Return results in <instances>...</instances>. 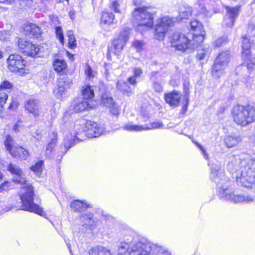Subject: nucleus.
Masks as SVG:
<instances>
[{
	"label": "nucleus",
	"instance_id": "f257e3e1",
	"mask_svg": "<svg viewBox=\"0 0 255 255\" xmlns=\"http://www.w3.org/2000/svg\"><path fill=\"white\" fill-rule=\"evenodd\" d=\"M221 169V164L218 162L213 163L211 164L210 178L217 184L220 198L235 203H248L255 202V196H245L242 195H235L232 191V189L229 188L230 182Z\"/></svg>",
	"mask_w": 255,
	"mask_h": 255
},
{
	"label": "nucleus",
	"instance_id": "f03ea898",
	"mask_svg": "<svg viewBox=\"0 0 255 255\" xmlns=\"http://www.w3.org/2000/svg\"><path fill=\"white\" fill-rule=\"evenodd\" d=\"M157 252L156 255H171L166 248L158 246L144 240L128 243L123 242L119 246V255H151Z\"/></svg>",
	"mask_w": 255,
	"mask_h": 255
},
{
	"label": "nucleus",
	"instance_id": "7ed1b4c3",
	"mask_svg": "<svg viewBox=\"0 0 255 255\" xmlns=\"http://www.w3.org/2000/svg\"><path fill=\"white\" fill-rule=\"evenodd\" d=\"M204 40V31L192 33V40L189 39L188 37L181 34L179 32L173 33L171 44L173 47L180 51H184L188 48H194L200 44Z\"/></svg>",
	"mask_w": 255,
	"mask_h": 255
},
{
	"label": "nucleus",
	"instance_id": "20e7f679",
	"mask_svg": "<svg viewBox=\"0 0 255 255\" xmlns=\"http://www.w3.org/2000/svg\"><path fill=\"white\" fill-rule=\"evenodd\" d=\"M133 20L136 24L137 29L142 31L152 27L153 25V14L146 7L136 8L132 12Z\"/></svg>",
	"mask_w": 255,
	"mask_h": 255
},
{
	"label": "nucleus",
	"instance_id": "39448f33",
	"mask_svg": "<svg viewBox=\"0 0 255 255\" xmlns=\"http://www.w3.org/2000/svg\"><path fill=\"white\" fill-rule=\"evenodd\" d=\"M232 115L236 124L246 126L255 121V108L251 106H238L234 108Z\"/></svg>",
	"mask_w": 255,
	"mask_h": 255
},
{
	"label": "nucleus",
	"instance_id": "423d86ee",
	"mask_svg": "<svg viewBox=\"0 0 255 255\" xmlns=\"http://www.w3.org/2000/svg\"><path fill=\"white\" fill-rule=\"evenodd\" d=\"M22 189L23 193L20 195V200L22 203L21 209L42 215L43 210L33 202V187L28 184L23 187Z\"/></svg>",
	"mask_w": 255,
	"mask_h": 255
},
{
	"label": "nucleus",
	"instance_id": "0eeeda50",
	"mask_svg": "<svg viewBox=\"0 0 255 255\" xmlns=\"http://www.w3.org/2000/svg\"><path fill=\"white\" fill-rule=\"evenodd\" d=\"M236 180L239 185L252 187L255 181V157L250 159L242 167L240 176H237Z\"/></svg>",
	"mask_w": 255,
	"mask_h": 255
},
{
	"label": "nucleus",
	"instance_id": "6e6552de",
	"mask_svg": "<svg viewBox=\"0 0 255 255\" xmlns=\"http://www.w3.org/2000/svg\"><path fill=\"white\" fill-rule=\"evenodd\" d=\"M7 68L11 72L16 73L21 76H24L28 73L26 61L18 54H10L7 59Z\"/></svg>",
	"mask_w": 255,
	"mask_h": 255
},
{
	"label": "nucleus",
	"instance_id": "1a4fd4ad",
	"mask_svg": "<svg viewBox=\"0 0 255 255\" xmlns=\"http://www.w3.org/2000/svg\"><path fill=\"white\" fill-rule=\"evenodd\" d=\"M80 129L76 131L77 135L84 134L89 138L97 137L100 136L104 131L105 128L97 123L87 121L84 125H81Z\"/></svg>",
	"mask_w": 255,
	"mask_h": 255
},
{
	"label": "nucleus",
	"instance_id": "9d476101",
	"mask_svg": "<svg viewBox=\"0 0 255 255\" xmlns=\"http://www.w3.org/2000/svg\"><path fill=\"white\" fill-rule=\"evenodd\" d=\"M174 22V19L167 16L159 19L155 28V38L159 40L163 39L168 28L173 25Z\"/></svg>",
	"mask_w": 255,
	"mask_h": 255
},
{
	"label": "nucleus",
	"instance_id": "9b49d317",
	"mask_svg": "<svg viewBox=\"0 0 255 255\" xmlns=\"http://www.w3.org/2000/svg\"><path fill=\"white\" fill-rule=\"evenodd\" d=\"M18 46L22 50L23 53L31 57L37 55L40 51L38 45L33 44L21 38L18 40Z\"/></svg>",
	"mask_w": 255,
	"mask_h": 255
},
{
	"label": "nucleus",
	"instance_id": "f8f14e48",
	"mask_svg": "<svg viewBox=\"0 0 255 255\" xmlns=\"http://www.w3.org/2000/svg\"><path fill=\"white\" fill-rule=\"evenodd\" d=\"M7 170L13 175L12 181L18 184H26V180L23 171L17 165L10 163Z\"/></svg>",
	"mask_w": 255,
	"mask_h": 255
},
{
	"label": "nucleus",
	"instance_id": "ddd939ff",
	"mask_svg": "<svg viewBox=\"0 0 255 255\" xmlns=\"http://www.w3.org/2000/svg\"><path fill=\"white\" fill-rule=\"evenodd\" d=\"M164 125L162 123L160 122H154L150 124V126L148 127L147 125L141 126L133 125L131 123H129L124 128L129 131H140L143 130H150L152 129L162 128Z\"/></svg>",
	"mask_w": 255,
	"mask_h": 255
},
{
	"label": "nucleus",
	"instance_id": "4468645a",
	"mask_svg": "<svg viewBox=\"0 0 255 255\" xmlns=\"http://www.w3.org/2000/svg\"><path fill=\"white\" fill-rule=\"evenodd\" d=\"M102 104L110 109V112L114 116L119 114V109L114 101L113 98L109 93H104L101 97Z\"/></svg>",
	"mask_w": 255,
	"mask_h": 255
},
{
	"label": "nucleus",
	"instance_id": "2eb2a0df",
	"mask_svg": "<svg viewBox=\"0 0 255 255\" xmlns=\"http://www.w3.org/2000/svg\"><path fill=\"white\" fill-rule=\"evenodd\" d=\"M227 13L224 20V24L228 27H232L234 25L235 18L238 15V7H230L226 6Z\"/></svg>",
	"mask_w": 255,
	"mask_h": 255
},
{
	"label": "nucleus",
	"instance_id": "dca6fc26",
	"mask_svg": "<svg viewBox=\"0 0 255 255\" xmlns=\"http://www.w3.org/2000/svg\"><path fill=\"white\" fill-rule=\"evenodd\" d=\"M71 107L72 109L76 112H81L86 110H88L92 108V106L88 101H85L82 98H77L74 99Z\"/></svg>",
	"mask_w": 255,
	"mask_h": 255
},
{
	"label": "nucleus",
	"instance_id": "f3484780",
	"mask_svg": "<svg viewBox=\"0 0 255 255\" xmlns=\"http://www.w3.org/2000/svg\"><path fill=\"white\" fill-rule=\"evenodd\" d=\"M25 108L35 118L39 116V105L38 101L35 99H29L25 103Z\"/></svg>",
	"mask_w": 255,
	"mask_h": 255
},
{
	"label": "nucleus",
	"instance_id": "a211bd4d",
	"mask_svg": "<svg viewBox=\"0 0 255 255\" xmlns=\"http://www.w3.org/2000/svg\"><path fill=\"white\" fill-rule=\"evenodd\" d=\"M227 168L230 172L234 171L236 170L239 166L240 163L241 164V169L245 166V164H247V162L245 160L240 161V159L238 156L232 155L228 157Z\"/></svg>",
	"mask_w": 255,
	"mask_h": 255
},
{
	"label": "nucleus",
	"instance_id": "6ab92c4d",
	"mask_svg": "<svg viewBox=\"0 0 255 255\" xmlns=\"http://www.w3.org/2000/svg\"><path fill=\"white\" fill-rule=\"evenodd\" d=\"M81 221L82 222V226L86 229H89L90 230H94L97 225L96 221L93 218V215H82L80 217Z\"/></svg>",
	"mask_w": 255,
	"mask_h": 255
},
{
	"label": "nucleus",
	"instance_id": "aec40b11",
	"mask_svg": "<svg viewBox=\"0 0 255 255\" xmlns=\"http://www.w3.org/2000/svg\"><path fill=\"white\" fill-rule=\"evenodd\" d=\"M165 100L171 106L177 107L178 106L181 96L177 91H173L168 94H165Z\"/></svg>",
	"mask_w": 255,
	"mask_h": 255
},
{
	"label": "nucleus",
	"instance_id": "412c9836",
	"mask_svg": "<svg viewBox=\"0 0 255 255\" xmlns=\"http://www.w3.org/2000/svg\"><path fill=\"white\" fill-rule=\"evenodd\" d=\"M10 154L13 157H19L22 160H25L29 156L28 150L21 146L14 147Z\"/></svg>",
	"mask_w": 255,
	"mask_h": 255
},
{
	"label": "nucleus",
	"instance_id": "4be33fe9",
	"mask_svg": "<svg viewBox=\"0 0 255 255\" xmlns=\"http://www.w3.org/2000/svg\"><path fill=\"white\" fill-rule=\"evenodd\" d=\"M75 144V140L72 137H66L63 141L62 144L60 147V156L61 159L62 156L65 154L67 150Z\"/></svg>",
	"mask_w": 255,
	"mask_h": 255
},
{
	"label": "nucleus",
	"instance_id": "5701e85b",
	"mask_svg": "<svg viewBox=\"0 0 255 255\" xmlns=\"http://www.w3.org/2000/svg\"><path fill=\"white\" fill-rule=\"evenodd\" d=\"M230 53L229 51H223L219 54L215 62L226 67L230 60Z\"/></svg>",
	"mask_w": 255,
	"mask_h": 255
},
{
	"label": "nucleus",
	"instance_id": "b1692460",
	"mask_svg": "<svg viewBox=\"0 0 255 255\" xmlns=\"http://www.w3.org/2000/svg\"><path fill=\"white\" fill-rule=\"evenodd\" d=\"M89 255H113L110 250L103 246H96L89 252Z\"/></svg>",
	"mask_w": 255,
	"mask_h": 255
},
{
	"label": "nucleus",
	"instance_id": "393cba45",
	"mask_svg": "<svg viewBox=\"0 0 255 255\" xmlns=\"http://www.w3.org/2000/svg\"><path fill=\"white\" fill-rule=\"evenodd\" d=\"M192 8L189 6L182 5L179 9V15L176 18V21H181L184 19H187L192 14Z\"/></svg>",
	"mask_w": 255,
	"mask_h": 255
},
{
	"label": "nucleus",
	"instance_id": "a878e982",
	"mask_svg": "<svg viewBox=\"0 0 255 255\" xmlns=\"http://www.w3.org/2000/svg\"><path fill=\"white\" fill-rule=\"evenodd\" d=\"M89 206L87 203L80 200H74L70 204L71 208L76 212L84 211Z\"/></svg>",
	"mask_w": 255,
	"mask_h": 255
},
{
	"label": "nucleus",
	"instance_id": "bb28decb",
	"mask_svg": "<svg viewBox=\"0 0 255 255\" xmlns=\"http://www.w3.org/2000/svg\"><path fill=\"white\" fill-rule=\"evenodd\" d=\"M116 22L117 21L115 20V15L112 12L108 11H104L103 12L101 19V23L102 24L110 25Z\"/></svg>",
	"mask_w": 255,
	"mask_h": 255
},
{
	"label": "nucleus",
	"instance_id": "cd10ccee",
	"mask_svg": "<svg viewBox=\"0 0 255 255\" xmlns=\"http://www.w3.org/2000/svg\"><path fill=\"white\" fill-rule=\"evenodd\" d=\"M225 67H226L218 64V63L214 62L211 71L212 76L215 78H220L224 73Z\"/></svg>",
	"mask_w": 255,
	"mask_h": 255
},
{
	"label": "nucleus",
	"instance_id": "c85d7f7f",
	"mask_svg": "<svg viewBox=\"0 0 255 255\" xmlns=\"http://www.w3.org/2000/svg\"><path fill=\"white\" fill-rule=\"evenodd\" d=\"M25 31L29 32L35 37H38L41 31L40 28L33 23H28L24 27Z\"/></svg>",
	"mask_w": 255,
	"mask_h": 255
},
{
	"label": "nucleus",
	"instance_id": "c756f323",
	"mask_svg": "<svg viewBox=\"0 0 255 255\" xmlns=\"http://www.w3.org/2000/svg\"><path fill=\"white\" fill-rule=\"evenodd\" d=\"M251 43L249 39L246 36L242 37V57L247 56L248 58L250 54Z\"/></svg>",
	"mask_w": 255,
	"mask_h": 255
},
{
	"label": "nucleus",
	"instance_id": "7c9ffc66",
	"mask_svg": "<svg viewBox=\"0 0 255 255\" xmlns=\"http://www.w3.org/2000/svg\"><path fill=\"white\" fill-rule=\"evenodd\" d=\"M81 93L84 100H90L94 97V90L89 85L83 86L82 88Z\"/></svg>",
	"mask_w": 255,
	"mask_h": 255
},
{
	"label": "nucleus",
	"instance_id": "2f4dec72",
	"mask_svg": "<svg viewBox=\"0 0 255 255\" xmlns=\"http://www.w3.org/2000/svg\"><path fill=\"white\" fill-rule=\"evenodd\" d=\"M52 138H51L50 142L48 143L46 148V156L48 157H50L51 155V152L54 148L57 143V132H52Z\"/></svg>",
	"mask_w": 255,
	"mask_h": 255
},
{
	"label": "nucleus",
	"instance_id": "473e14b6",
	"mask_svg": "<svg viewBox=\"0 0 255 255\" xmlns=\"http://www.w3.org/2000/svg\"><path fill=\"white\" fill-rule=\"evenodd\" d=\"M54 69L57 73L64 70L67 67V63L65 60L61 59H56L53 62Z\"/></svg>",
	"mask_w": 255,
	"mask_h": 255
},
{
	"label": "nucleus",
	"instance_id": "72a5a7b5",
	"mask_svg": "<svg viewBox=\"0 0 255 255\" xmlns=\"http://www.w3.org/2000/svg\"><path fill=\"white\" fill-rule=\"evenodd\" d=\"M72 84V80L68 76H64L59 78L57 81L58 86H61L67 90Z\"/></svg>",
	"mask_w": 255,
	"mask_h": 255
},
{
	"label": "nucleus",
	"instance_id": "f704fd0d",
	"mask_svg": "<svg viewBox=\"0 0 255 255\" xmlns=\"http://www.w3.org/2000/svg\"><path fill=\"white\" fill-rule=\"evenodd\" d=\"M240 141V137L228 135L225 137L224 142L228 148L236 145Z\"/></svg>",
	"mask_w": 255,
	"mask_h": 255
},
{
	"label": "nucleus",
	"instance_id": "c9c22d12",
	"mask_svg": "<svg viewBox=\"0 0 255 255\" xmlns=\"http://www.w3.org/2000/svg\"><path fill=\"white\" fill-rule=\"evenodd\" d=\"M67 90L61 86H58L54 90V93L57 99L62 100L66 97Z\"/></svg>",
	"mask_w": 255,
	"mask_h": 255
},
{
	"label": "nucleus",
	"instance_id": "e433bc0d",
	"mask_svg": "<svg viewBox=\"0 0 255 255\" xmlns=\"http://www.w3.org/2000/svg\"><path fill=\"white\" fill-rule=\"evenodd\" d=\"M126 42L125 40H123L119 37L117 39H115L113 42V46L116 50L115 52H119L122 50Z\"/></svg>",
	"mask_w": 255,
	"mask_h": 255
},
{
	"label": "nucleus",
	"instance_id": "4c0bfd02",
	"mask_svg": "<svg viewBox=\"0 0 255 255\" xmlns=\"http://www.w3.org/2000/svg\"><path fill=\"white\" fill-rule=\"evenodd\" d=\"M4 145L7 150L10 153V151H12L14 149V147H16L14 145V140L9 135H8L5 138L4 141Z\"/></svg>",
	"mask_w": 255,
	"mask_h": 255
},
{
	"label": "nucleus",
	"instance_id": "58836bf2",
	"mask_svg": "<svg viewBox=\"0 0 255 255\" xmlns=\"http://www.w3.org/2000/svg\"><path fill=\"white\" fill-rule=\"evenodd\" d=\"M110 8L115 12L121 13L120 5L121 0H110Z\"/></svg>",
	"mask_w": 255,
	"mask_h": 255
},
{
	"label": "nucleus",
	"instance_id": "ea45409f",
	"mask_svg": "<svg viewBox=\"0 0 255 255\" xmlns=\"http://www.w3.org/2000/svg\"><path fill=\"white\" fill-rule=\"evenodd\" d=\"M190 24L192 30L195 31V32L203 31L202 30V24L200 21L197 20H193L191 21Z\"/></svg>",
	"mask_w": 255,
	"mask_h": 255
},
{
	"label": "nucleus",
	"instance_id": "a19ab883",
	"mask_svg": "<svg viewBox=\"0 0 255 255\" xmlns=\"http://www.w3.org/2000/svg\"><path fill=\"white\" fill-rule=\"evenodd\" d=\"M43 165V161L42 160H40L36 162L34 165L30 167V169L37 175H40L42 172Z\"/></svg>",
	"mask_w": 255,
	"mask_h": 255
},
{
	"label": "nucleus",
	"instance_id": "79ce46f5",
	"mask_svg": "<svg viewBox=\"0 0 255 255\" xmlns=\"http://www.w3.org/2000/svg\"><path fill=\"white\" fill-rule=\"evenodd\" d=\"M208 53L209 49L207 48H206V49H198V53L197 55V58L198 60H202L203 59H204L205 57L208 56Z\"/></svg>",
	"mask_w": 255,
	"mask_h": 255
},
{
	"label": "nucleus",
	"instance_id": "37998d69",
	"mask_svg": "<svg viewBox=\"0 0 255 255\" xmlns=\"http://www.w3.org/2000/svg\"><path fill=\"white\" fill-rule=\"evenodd\" d=\"M55 33L57 37L59 39L60 42L63 44L64 42V35L63 33V30L61 27L56 26L55 27Z\"/></svg>",
	"mask_w": 255,
	"mask_h": 255
},
{
	"label": "nucleus",
	"instance_id": "c03bdc74",
	"mask_svg": "<svg viewBox=\"0 0 255 255\" xmlns=\"http://www.w3.org/2000/svg\"><path fill=\"white\" fill-rule=\"evenodd\" d=\"M189 91L188 89H185V96L184 97V101L183 102V107L182 110L184 112H185L187 110V107L189 104Z\"/></svg>",
	"mask_w": 255,
	"mask_h": 255
},
{
	"label": "nucleus",
	"instance_id": "a18cd8bd",
	"mask_svg": "<svg viewBox=\"0 0 255 255\" xmlns=\"http://www.w3.org/2000/svg\"><path fill=\"white\" fill-rule=\"evenodd\" d=\"M129 32L130 29L128 27H125L123 29V30L120 33V35L119 37L123 40H125V42H127L128 39Z\"/></svg>",
	"mask_w": 255,
	"mask_h": 255
},
{
	"label": "nucleus",
	"instance_id": "49530a36",
	"mask_svg": "<svg viewBox=\"0 0 255 255\" xmlns=\"http://www.w3.org/2000/svg\"><path fill=\"white\" fill-rule=\"evenodd\" d=\"M8 98L7 93L4 92L0 93V109L3 108L4 105L5 104L6 101ZM1 109H0V111Z\"/></svg>",
	"mask_w": 255,
	"mask_h": 255
},
{
	"label": "nucleus",
	"instance_id": "de8ad7c7",
	"mask_svg": "<svg viewBox=\"0 0 255 255\" xmlns=\"http://www.w3.org/2000/svg\"><path fill=\"white\" fill-rule=\"evenodd\" d=\"M117 87L118 89L124 92L128 91L129 88L127 83L124 81L118 82Z\"/></svg>",
	"mask_w": 255,
	"mask_h": 255
},
{
	"label": "nucleus",
	"instance_id": "09e8293b",
	"mask_svg": "<svg viewBox=\"0 0 255 255\" xmlns=\"http://www.w3.org/2000/svg\"><path fill=\"white\" fill-rule=\"evenodd\" d=\"M243 58L246 61L248 69L249 70H253L255 66V63L253 60L251 59V55L249 54V56L248 58L247 56H245V57Z\"/></svg>",
	"mask_w": 255,
	"mask_h": 255
},
{
	"label": "nucleus",
	"instance_id": "8fccbe9b",
	"mask_svg": "<svg viewBox=\"0 0 255 255\" xmlns=\"http://www.w3.org/2000/svg\"><path fill=\"white\" fill-rule=\"evenodd\" d=\"M144 45V43L141 40H135L133 43V45L136 48L137 52H140L143 49Z\"/></svg>",
	"mask_w": 255,
	"mask_h": 255
},
{
	"label": "nucleus",
	"instance_id": "3c124183",
	"mask_svg": "<svg viewBox=\"0 0 255 255\" xmlns=\"http://www.w3.org/2000/svg\"><path fill=\"white\" fill-rule=\"evenodd\" d=\"M227 40V37L223 36L217 39L216 41H215L214 44L216 47H219L221 46L224 43L226 42Z\"/></svg>",
	"mask_w": 255,
	"mask_h": 255
},
{
	"label": "nucleus",
	"instance_id": "603ef678",
	"mask_svg": "<svg viewBox=\"0 0 255 255\" xmlns=\"http://www.w3.org/2000/svg\"><path fill=\"white\" fill-rule=\"evenodd\" d=\"M11 88L12 84L8 81H4L0 85V90L9 89Z\"/></svg>",
	"mask_w": 255,
	"mask_h": 255
},
{
	"label": "nucleus",
	"instance_id": "864d4df0",
	"mask_svg": "<svg viewBox=\"0 0 255 255\" xmlns=\"http://www.w3.org/2000/svg\"><path fill=\"white\" fill-rule=\"evenodd\" d=\"M68 44L70 48H74L76 46V41L74 36L68 38Z\"/></svg>",
	"mask_w": 255,
	"mask_h": 255
},
{
	"label": "nucleus",
	"instance_id": "5fc2aeb1",
	"mask_svg": "<svg viewBox=\"0 0 255 255\" xmlns=\"http://www.w3.org/2000/svg\"><path fill=\"white\" fill-rule=\"evenodd\" d=\"M153 87L155 91L160 92L162 91V87L161 84L158 82H154Z\"/></svg>",
	"mask_w": 255,
	"mask_h": 255
},
{
	"label": "nucleus",
	"instance_id": "6e6d98bb",
	"mask_svg": "<svg viewBox=\"0 0 255 255\" xmlns=\"http://www.w3.org/2000/svg\"><path fill=\"white\" fill-rule=\"evenodd\" d=\"M85 72L86 74L90 78L93 77V71L92 70V68L90 67V66H89L88 65H87V68L85 70Z\"/></svg>",
	"mask_w": 255,
	"mask_h": 255
},
{
	"label": "nucleus",
	"instance_id": "4d7b16f0",
	"mask_svg": "<svg viewBox=\"0 0 255 255\" xmlns=\"http://www.w3.org/2000/svg\"><path fill=\"white\" fill-rule=\"evenodd\" d=\"M142 73V71L140 68H135L133 70V76L136 77H140Z\"/></svg>",
	"mask_w": 255,
	"mask_h": 255
},
{
	"label": "nucleus",
	"instance_id": "13d9d810",
	"mask_svg": "<svg viewBox=\"0 0 255 255\" xmlns=\"http://www.w3.org/2000/svg\"><path fill=\"white\" fill-rule=\"evenodd\" d=\"M136 77H134V76L129 77L128 79V83H129L131 85H135L136 84Z\"/></svg>",
	"mask_w": 255,
	"mask_h": 255
},
{
	"label": "nucleus",
	"instance_id": "bf43d9fd",
	"mask_svg": "<svg viewBox=\"0 0 255 255\" xmlns=\"http://www.w3.org/2000/svg\"><path fill=\"white\" fill-rule=\"evenodd\" d=\"M8 36L5 31L0 32V39L1 40H6L8 38Z\"/></svg>",
	"mask_w": 255,
	"mask_h": 255
},
{
	"label": "nucleus",
	"instance_id": "052dcab7",
	"mask_svg": "<svg viewBox=\"0 0 255 255\" xmlns=\"http://www.w3.org/2000/svg\"><path fill=\"white\" fill-rule=\"evenodd\" d=\"M141 115L142 117H143L144 121H146L149 119V114L146 111H142L141 112Z\"/></svg>",
	"mask_w": 255,
	"mask_h": 255
},
{
	"label": "nucleus",
	"instance_id": "680f3d73",
	"mask_svg": "<svg viewBox=\"0 0 255 255\" xmlns=\"http://www.w3.org/2000/svg\"><path fill=\"white\" fill-rule=\"evenodd\" d=\"M199 147L200 148V150L202 151L203 152V155H204V157L206 159H207L208 158V154H207V153L206 152L204 148H203V146H202L200 144H198V145Z\"/></svg>",
	"mask_w": 255,
	"mask_h": 255
},
{
	"label": "nucleus",
	"instance_id": "e2e57ef3",
	"mask_svg": "<svg viewBox=\"0 0 255 255\" xmlns=\"http://www.w3.org/2000/svg\"><path fill=\"white\" fill-rule=\"evenodd\" d=\"M7 186V183H3L0 186V192H3L5 189V187Z\"/></svg>",
	"mask_w": 255,
	"mask_h": 255
},
{
	"label": "nucleus",
	"instance_id": "0e129e2a",
	"mask_svg": "<svg viewBox=\"0 0 255 255\" xmlns=\"http://www.w3.org/2000/svg\"><path fill=\"white\" fill-rule=\"evenodd\" d=\"M69 16H70V18L72 20L74 19V18H75V12L73 11H70L69 12Z\"/></svg>",
	"mask_w": 255,
	"mask_h": 255
},
{
	"label": "nucleus",
	"instance_id": "69168bd1",
	"mask_svg": "<svg viewBox=\"0 0 255 255\" xmlns=\"http://www.w3.org/2000/svg\"><path fill=\"white\" fill-rule=\"evenodd\" d=\"M68 38L72 37L74 36L73 32L72 30H68L67 31L66 33Z\"/></svg>",
	"mask_w": 255,
	"mask_h": 255
},
{
	"label": "nucleus",
	"instance_id": "338daca9",
	"mask_svg": "<svg viewBox=\"0 0 255 255\" xmlns=\"http://www.w3.org/2000/svg\"><path fill=\"white\" fill-rule=\"evenodd\" d=\"M18 127H19L18 125V124H15V125H14V126L13 127V130H14L15 132H18V131H19V130H18Z\"/></svg>",
	"mask_w": 255,
	"mask_h": 255
},
{
	"label": "nucleus",
	"instance_id": "774afa93",
	"mask_svg": "<svg viewBox=\"0 0 255 255\" xmlns=\"http://www.w3.org/2000/svg\"><path fill=\"white\" fill-rule=\"evenodd\" d=\"M200 12H201V13H205V12H207V11H206V7H202V8H201V10H200Z\"/></svg>",
	"mask_w": 255,
	"mask_h": 255
}]
</instances>
